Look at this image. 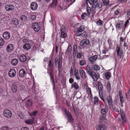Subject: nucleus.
<instances>
[{"label":"nucleus","mask_w":130,"mask_h":130,"mask_svg":"<svg viewBox=\"0 0 130 130\" xmlns=\"http://www.w3.org/2000/svg\"><path fill=\"white\" fill-rule=\"evenodd\" d=\"M86 70L87 73L91 76L93 79V81H96L99 78V74H96L94 71L91 70L89 66L88 65L86 66Z\"/></svg>","instance_id":"1"},{"label":"nucleus","mask_w":130,"mask_h":130,"mask_svg":"<svg viewBox=\"0 0 130 130\" xmlns=\"http://www.w3.org/2000/svg\"><path fill=\"white\" fill-rule=\"evenodd\" d=\"M53 69V68H48L47 73L50 75V80L53 85V90H54L55 89V83Z\"/></svg>","instance_id":"2"},{"label":"nucleus","mask_w":130,"mask_h":130,"mask_svg":"<svg viewBox=\"0 0 130 130\" xmlns=\"http://www.w3.org/2000/svg\"><path fill=\"white\" fill-rule=\"evenodd\" d=\"M64 111L65 114L67 117L68 122L71 123H73L74 119L72 117L71 113L69 111L66 110H65Z\"/></svg>","instance_id":"3"},{"label":"nucleus","mask_w":130,"mask_h":130,"mask_svg":"<svg viewBox=\"0 0 130 130\" xmlns=\"http://www.w3.org/2000/svg\"><path fill=\"white\" fill-rule=\"evenodd\" d=\"M3 114L6 117L9 118H11L12 116V113L9 110L7 109H5L3 111Z\"/></svg>","instance_id":"4"},{"label":"nucleus","mask_w":130,"mask_h":130,"mask_svg":"<svg viewBox=\"0 0 130 130\" xmlns=\"http://www.w3.org/2000/svg\"><path fill=\"white\" fill-rule=\"evenodd\" d=\"M32 27L35 31L36 32L39 31L40 29L39 24L37 23H33L32 26Z\"/></svg>","instance_id":"5"},{"label":"nucleus","mask_w":130,"mask_h":130,"mask_svg":"<svg viewBox=\"0 0 130 130\" xmlns=\"http://www.w3.org/2000/svg\"><path fill=\"white\" fill-rule=\"evenodd\" d=\"M106 126L103 124H99L96 127V130H106Z\"/></svg>","instance_id":"6"},{"label":"nucleus","mask_w":130,"mask_h":130,"mask_svg":"<svg viewBox=\"0 0 130 130\" xmlns=\"http://www.w3.org/2000/svg\"><path fill=\"white\" fill-rule=\"evenodd\" d=\"M116 51L117 55L119 56L120 58H121L123 54L122 51L120 49V47L117 46L116 47Z\"/></svg>","instance_id":"7"},{"label":"nucleus","mask_w":130,"mask_h":130,"mask_svg":"<svg viewBox=\"0 0 130 130\" xmlns=\"http://www.w3.org/2000/svg\"><path fill=\"white\" fill-rule=\"evenodd\" d=\"M5 8L7 11L12 10L14 8V6L11 4L7 5L5 6Z\"/></svg>","instance_id":"8"},{"label":"nucleus","mask_w":130,"mask_h":130,"mask_svg":"<svg viewBox=\"0 0 130 130\" xmlns=\"http://www.w3.org/2000/svg\"><path fill=\"white\" fill-rule=\"evenodd\" d=\"M16 74L15 70L13 69L10 70L9 72L8 75L11 77H13L15 76Z\"/></svg>","instance_id":"9"},{"label":"nucleus","mask_w":130,"mask_h":130,"mask_svg":"<svg viewBox=\"0 0 130 130\" xmlns=\"http://www.w3.org/2000/svg\"><path fill=\"white\" fill-rule=\"evenodd\" d=\"M38 5L36 2H33L31 4L30 7L31 9L33 10H35L37 8Z\"/></svg>","instance_id":"10"},{"label":"nucleus","mask_w":130,"mask_h":130,"mask_svg":"<svg viewBox=\"0 0 130 130\" xmlns=\"http://www.w3.org/2000/svg\"><path fill=\"white\" fill-rule=\"evenodd\" d=\"M107 101L108 102V106L109 108H111L112 107V99L111 97L109 95L107 98Z\"/></svg>","instance_id":"11"},{"label":"nucleus","mask_w":130,"mask_h":130,"mask_svg":"<svg viewBox=\"0 0 130 130\" xmlns=\"http://www.w3.org/2000/svg\"><path fill=\"white\" fill-rule=\"evenodd\" d=\"M14 49V46L12 44H9L7 47L6 50L8 52H12Z\"/></svg>","instance_id":"12"},{"label":"nucleus","mask_w":130,"mask_h":130,"mask_svg":"<svg viewBox=\"0 0 130 130\" xmlns=\"http://www.w3.org/2000/svg\"><path fill=\"white\" fill-rule=\"evenodd\" d=\"M79 72L80 75L82 78L84 79H85L87 77L84 71L82 68H80L79 70Z\"/></svg>","instance_id":"13"},{"label":"nucleus","mask_w":130,"mask_h":130,"mask_svg":"<svg viewBox=\"0 0 130 130\" xmlns=\"http://www.w3.org/2000/svg\"><path fill=\"white\" fill-rule=\"evenodd\" d=\"M3 38L6 39H8L10 37V35L9 32L7 31L5 32L3 34Z\"/></svg>","instance_id":"14"},{"label":"nucleus","mask_w":130,"mask_h":130,"mask_svg":"<svg viewBox=\"0 0 130 130\" xmlns=\"http://www.w3.org/2000/svg\"><path fill=\"white\" fill-rule=\"evenodd\" d=\"M106 116H100L99 119V123H102L106 122Z\"/></svg>","instance_id":"15"},{"label":"nucleus","mask_w":130,"mask_h":130,"mask_svg":"<svg viewBox=\"0 0 130 130\" xmlns=\"http://www.w3.org/2000/svg\"><path fill=\"white\" fill-rule=\"evenodd\" d=\"M98 86L99 89V96H100V93H102V90L103 89V87L102 85L101 84V83L100 82H98Z\"/></svg>","instance_id":"16"},{"label":"nucleus","mask_w":130,"mask_h":130,"mask_svg":"<svg viewBox=\"0 0 130 130\" xmlns=\"http://www.w3.org/2000/svg\"><path fill=\"white\" fill-rule=\"evenodd\" d=\"M91 70H94L98 71L100 70V67L98 65H95L92 66L91 67H89Z\"/></svg>","instance_id":"17"},{"label":"nucleus","mask_w":130,"mask_h":130,"mask_svg":"<svg viewBox=\"0 0 130 130\" xmlns=\"http://www.w3.org/2000/svg\"><path fill=\"white\" fill-rule=\"evenodd\" d=\"M18 89V87L17 85L15 83L13 84L11 87V89L13 92L14 93H16Z\"/></svg>","instance_id":"18"},{"label":"nucleus","mask_w":130,"mask_h":130,"mask_svg":"<svg viewBox=\"0 0 130 130\" xmlns=\"http://www.w3.org/2000/svg\"><path fill=\"white\" fill-rule=\"evenodd\" d=\"M98 4V0H94V3L92 4V5L91 9L92 10H95Z\"/></svg>","instance_id":"19"},{"label":"nucleus","mask_w":130,"mask_h":130,"mask_svg":"<svg viewBox=\"0 0 130 130\" xmlns=\"http://www.w3.org/2000/svg\"><path fill=\"white\" fill-rule=\"evenodd\" d=\"M19 76L21 77H23L25 74V70L23 69H22L20 70L19 73Z\"/></svg>","instance_id":"20"},{"label":"nucleus","mask_w":130,"mask_h":130,"mask_svg":"<svg viewBox=\"0 0 130 130\" xmlns=\"http://www.w3.org/2000/svg\"><path fill=\"white\" fill-rule=\"evenodd\" d=\"M58 0H52V2L50 4L49 6L51 7L54 8L55 7L57 4Z\"/></svg>","instance_id":"21"},{"label":"nucleus","mask_w":130,"mask_h":130,"mask_svg":"<svg viewBox=\"0 0 130 130\" xmlns=\"http://www.w3.org/2000/svg\"><path fill=\"white\" fill-rule=\"evenodd\" d=\"M98 56L96 55H95L94 56H91L88 58V59L91 62H93L96 59Z\"/></svg>","instance_id":"22"},{"label":"nucleus","mask_w":130,"mask_h":130,"mask_svg":"<svg viewBox=\"0 0 130 130\" xmlns=\"http://www.w3.org/2000/svg\"><path fill=\"white\" fill-rule=\"evenodd\" d=\"M19 59L21 61L25 62L26 60L27 57L25 55H22L20 56Z\"/></svg>","instance_id":"23"},{"label":"nucleus","mask_w":130,"mask_h":130,"mask_svg":"<svg viewBox=\"0 0 130 130\" xmlns=\"http://www.w3.org/2000/svg\"><path fill=\"white\" fill-rule=\"evenodd\" d=\"M18 62V60L17 59L14 58L11 60V63L13 65H15Z\"/></svg>","instance_id":"24"},{"label":"nucleus","mask_w":130,"mask_h":130,"mask_svg":"<svg viewBox=\"0 0 130 130\" xmlns=\"http://www.w3.org/2000/svg\"><path fill=\"white\" fill-rule=\"evenodd\" d=\"M74 76L77 79L79 80L80 79V78L79 76V74L77 70L75 71Z\"/></svg>","instance_id":"25"},{"label":"nucleus","mask_w":130,"mask_h":130,"mask_svg":"<svg viewBox=\"0 0 130 130\" xmlns=\"http://www.w3.org/2000/svg\"><path fill=\"white\" fill-rule=\"evenodd\" d=\"M34 120V118H32L31 119L26 120L25 121V122L27 124H31L33 123Z\"/></svg>","instance_id":"26"},{"label":"nucleus","mask_w":130,"mask_h":130,"mask_svg":"<svg viewBox=\"0 0 130 130\" xmlns=\"http://www.w3.org/2000/svg\"><path fill=\"white\" fill-rule=\"evenodd\" d=\"M23 48L27 50H29L30 48V45L29 43H26L23 46Z\"/></svg>","instance_id":"27"},{"label":"nucleus","mask_w":130,"mask_h":130,"mask_svg":"<svg viewBox=\"0 0 130 130\" xmlns=\"http://www.w3.org/2000/svg\"><path fill=\"white\" fill-rule=\"evenodd\" d=\"M12 22L15 25H17L18 24L19 22V20L16 18L13 19L12 21Z\"/></svg>","instance_id":"28"},{"label":"nucleus","mask_w":130,"mask_h":130,"mask_svg":"<svg viewBox=\"0 0 130 130\" xmlns=\"http://www.w3.org/2000/svg\"><path fill=\"white\" fill-rule=\"evenodd\" d=\"M90 41H80V45L81 46H83L85 44H89Z\"/></svg>","instance_id":"29"},{"label":"nucleus","mask_w":130,"mask_h":130,"mask_svg":"<svg viewBox=\"0 0 130 130\" xmlns=\"http://www.w3.org/2000/svg\"><path fill=\"white\" fill-rule=\"evenodd\" d=\"M21 20L23 21H25L27 20V17L25 15H21L20 17Z\"/></svg>","instance_id":"30"},{"label":"nucleus","mask_w":130,"mask_h":130,"mask_svg":"<svg viewBox=\"0 0 130 130\" xmlns=\"http://www.w3.org/2000/svg\"><path fill=\"white\" fill-rule=\"evenodd\" d=\"M86 10L87 12V14L88 17H89L90 15V12L91 11V9L90 7H87L86 8Z\"/></svg>","instance_id":"31"},{"label":"nucleus","mask_w":130,"mask_h":130,"mask_svg":"<svg viewBox=\"0 0 130 130\" xmlns=\"http://www.w3.org/2000/svg\"><path fill=\"white\" fill-rule=\"evenodd\" d=\"M94 102L95 105H98V99L96 96H95L94 98Z\"/></svg>","instance_id":"32"},{"label":"nucleus","mask_w":130,"mask_h":130,"mask_svg":"<svg viewBox=\"0 0 130 130\" xmlns=\"http://www.w3.org/2000/svg\"><path fill=\"white\" fill-rule=\"evenodd\" d=\"M71 88H74L76 89H78L79 88V86L76 82H74L72 84Z\"/></svg>","instance_id":"33"},{"label":"nucleus","mask_w":130,"mask_h":130,"mask_svg":"<svg viewBox=\"0 0 130 130\" xmlns=\"http://www.w3.org/2000/svg\"><path fill=\"white\" fill-rule=\"evenodd\" d=\"M32 104V102L31 100H28L27 103V106L28 107H30L31 106Z\"/></svg>","instance_id":"34"},{"label":"nucleus","mask_w":130,"mask_h":130,"mask_svg":"<svg viewBox=\"0 0 130 130\" xmlns=\"http://www.w3.org/2000/svg\"><path fill=\"white\" fill-rule=\"evenodd\" d=\"M123 24L121 23H117L116 25V28L118 29H121L122 27Z\"/></svg>","instance_id":"35"},{"label":"nucleus","mask_w":130,"mask_h":130,"mask_svg":"<svg viewBox=\"0 0 130 130\" xmlns=\"http://www.w3.org/2000/svg\"><path fill=\"white\" fill-rule=\"evenodd\" d=\"M62 63H58V69L59 73H60L61 71L62 70Z\"/></svg>","instance_id":"36"},{"label":"nucleus","mask_w":130,"mask_h":130,"mask_svg":"<svg viewBox=\"0 0 130 130\" xmlns=\"http://www.w3.org/2000/svg\"><path fill=\"white\" fill-rule=\"evenodd\" d=\"M107 90L109 92H110L111 89V87L110 86V82L109 81H108L107 83Z\"/></svg>","instance_id":"37"},{"label":"nucleus","mask_w":130,"mask_h":130,"mask_svg":"<svg viewBox=\"0 0 130 130\" xmlns=\"http://www.w3.org/2000/svg\"><path fill=\"white\" fill-rule=\"evenodd\" d=\"M66 29L64 26L62 25L60 26V29L61 33L62 32H65Z\"/></svg>","instance_id":"38"},{"label":"nucleus","mask_w":130,"mask_h":130,"mask_svg":"<svg viewBox=\"0 0 130 130\" xmlns=\"http://www.w3.org/2000/svg\"><path fill=\"white\" fill-rule=\"evenodd\" d=\"M84 26L83 25H81L77 30L78 31H79L81 32L82 31H84Z\"/></svg>","instance_id":"39"},{"label":"nucleus","mask_w":130,"mask_h":130,"mask_svg":"<svg viewBox=\"0 0 130 130\" xmlns=\"http://www.w3.org/2000/svg\"><path fill=\"white\" fill-rule=\"evenodd\" d=\"M18 116L20 117L21 119L23 118L24 116L23 113L21 111H19L18 112Z\"/></svg>","instance_id":"40"},{"label":"nucleus","mask_w":130,"mask_h":130,"mask_svg":"<svg viewBox=\"0 0 130 130\" xmlns=\"http://www.w3.org/2000/svg\"><path fill=\"white\" fill-rule=\"evenodd\" d=\"M103 1V4L104 5L107 6L109 3V1L108 0H102Z\"/></svg>","instance_id":"41"},{"label":"nucleus","mask_w":130,"mask_h":130,"mask_svg":"<svg viewBox=\"0 0 130 130\" xmlns=\"http://www.w3.org/2000/svg\"><path fill=\"white\" fill-rule=\"evenodd\" d=\"M72 47L71 46L69 45L67 50H66V53H68L72 52Z\"/></svg>","instance_id":"42"},{"label":"nucleus","mask_w":130,"mask_h":130,"mask_svg":"<svg viewBox=\"0 0 130 130\" xmlns=\"http://www.w3.org/2000/svg\"><path fill=\"white\" fill-rule=\"evenodd\" d=\"M91 12L92 14L91 18H93L94 17V15L95 13V10H92L91 9Z\"/></svg>","instance_id":"43"},{"label":"nucleus","mask_w":130,"mask_h":130,"mask_svg":"<svg viewBox=\"0 0 130 130\" xmlns=\"http://www.w3.org/2000/svg\"><path fill=\"white\" fill-rule=\"evenodd\" d=\"M105 75L106 78L107 79H109L110 75V73L109 72H108L106 73Z\"/></svg>","instance_id":"44"},{"label":"nucleus","mask_w":130,"mask_h":130,"mask_svg":"<svg viewBox=\"0 0 130 130\" xmlns=\"http://www.w3.org/2000/svg\"><path fill=\"white\" fill-rule=\"evenodd\" d=\"M107 112V110L105 109H103L101 110V113L103 115H105L106 113Z\"/></svg>","instance_id":"45"},{"label":"nucleus","mask_w":130,"mask_h":130,"mask_svg":"<svg viewBox=\"0 0 130 130\" xmlns=\"http://www.w3.org/2000/svg\"><path fill=\"white\" fill-rule=\"evenodd\" d=\"M53 66L52 63V61L50 60L49 61V64L48 65V68H53Z\"/></svg>","instance_id":"46"},{"label":"nucleus","mask_w":130,"mask_h":130,"mask_svg":"<svg viewBox=\"0 0 130 130\" xmlns=\"http://www.w3.org/2000/svg\"><path fill=\"white\" fill-rule=\"evenodd\" d=\"M86 64L85 61L83 60H82L80 61L79 64L80 66H83Z\"/></svg>","instance_id":"47"},{"label":"nucleus","mask_w":130,"mask_h":130,"mask_svg":"<svg viewBox=\"0 0 130 130\" xmlns=\"http://www.w3.org/2000/svg\"><path fill=\"white\" fill-rule=\"evenodd\" d=\"M87 15V13H83L81 15V18L82 19H84L85 17H86Z\"/></svg>","instance_id":"48"},{"label":"nucleus","mask_w":130,"mask_h":130,"mask_svg":"<svg viewBox=\"0 0 130 130\" xmlns=\"http://www.w3.org/2000/svg\"><path fill=\"white\" fill-rule=\"evenodd\" d=\"M96 23L99 25H101L103 24L102 21L99 19L96 22Z\"/></svg>","instance_id":"49"},{"label":"nucleus","mask_w":130,"mask_h":130,"mask_svg":"<svg viewBox=\"0 0 130 130\" xmlns=\"http://www.w3.org/2000/svg\"><path fill=\"white\" fill-rule=\"evenodd\" d=\"M65 32H63L61 33V35L62 37H65L67 36V34Z\"/></svg>","instance_id":"50"},{"label":"nucleus","mask_w":130,"mask_h":130,"mask_svg":"<svg viewBox=\"0 0 130 130\" xmlns=\"http://www.w3.org/2000/svg\"><path fill=\"white\" fill-rule=\"evenodd\" d=\"M88 90L89 91V96H90V98H92V95L91 93V89L90 88H88Z\"/></svg>","instance_id":"51"},{"label":"nucleus","mask_w":130,"mask_h":130,"mask_svg":"<svg viewBox=\"0 0 130 130\" xmlns=\"http://www.w3.org/2000/svg\"><path fill=\"white\" fill-rule=\"evenodd\" d=\"M1 129L2 130H8L9 128L8 127L4 126L2 127Z\"/></svg>","instance_id":"52"},{"label":"nucleus","mask_w":130,"mask_h":130,"mask_svg":"<svg viewBox=\"0 0 130 130\" xmlns=\"http://www.w3.org/2000/svg\"><path fill=\"white\" fill-rule=\"evenodd\" d=\"M81 36L85 38L87 37V35L85 32H84L82 34V33Z\"/></svg>","instance_id":"53"},{"label":"nucleus","mask_w":130,"mask_h":130,"mask_svg":"<svg viewBox=\"0 0 130 130\" xmlns=\"http://www.w3.org/2000/svg\"><path fill=\"white\" fill-rule=\"evenodd\" d=\"M55 64L56 65H57V64H58V58L57 57H56L55 58Z\"/></svg>","instance_id":"54"},{"label":"nucleus","mask_w":130,"mask_h":130,"mask_svg":"<svg viewBox=\"0 0 130 130\" xmlns=\"http://www.w3.org/2000/svg\"><path fill=\"white\" fill-rule=\"evenodd\" d=\"M120 101L121 103H123L124 102V98L123 96L120 97Z\"/></svg>","instance_id":"55"},{"label":"nucleus","mask_w":130,"mask_h":130,"mask_svg":"<svg viewBox=\"0 0 130 130\" xmlns=\"http://www.w3.org/2000/svg\"><path fill=\"white\" fill-rule=\"evenodd\" d=\"M81 32L80 31H78L77 30L76 33V35L78 36H81L82 33H80Z\"/></svg>","instance_id":"56"},{"label":"nucleus","mask_w":130,"mask_h":130,"mask_svg":"<svg viewBox=\"0 0 130 130\" xmlns=\"http://www.w3.org/2000/svg\"><path fill=\"white\" fill-rule=\"evenodd\" d=\"M120 13V12L118 10H116L114 12V13L116 15H119Z\"/></svg>","instance_id":"57"},{"label":"nucleus","mask_w":130,"mask_h":130,"mask_svg":"<svg viewBox=\"0 0 130 130\" xmlns=\"http://www.w3.org/2000/svg\"><path fill=\"white\" fill-rule=\"evenodd\" d=\"M73 109L74 110V112L75 113V115H78V112L77 111V109H75L73 107Z\"/></svg>","instance_id":"58"},{"label":"nucleus","mask_w":130,"mask_h":130,"mask_svg":"<svg viewBox=\"0 0 130 130\" xmlns=\"http://www.w3.org/2000/svg\"><path fill=\"white\" fill-rule=\"evenodd\" d=\"M37 111H35L31 113V115L32 116H35L37 114Z\"/></svg>","instance_id":"59"},{"label":"nucleus","mask_w":130,"mask_h":130,"mask_svg":"<svg viewBox=\"0 0 130 130\" xmlns=\"http://www.w3.org/2000/svg\"><path fill=\"white\" fill-rule=\"evenodd\" d=\"M77 52V50H76L75 49H73V55L74 56H75L76 55V53Z\"/></svg>","instance_id":"60"},{"label":"nucleus","mask_w":130,"mask_h":130,"mask_svg":"<svg viewBox=\"0 0 130 130\" xmlns=\"http://www.w3.org/2000/svg\"><path fill=\"white\" fill-rule=\"evenodd\" d=\"M89 3L90 5H92L94 3V0H88Z\"/></svg>","instance_id":"61"},{"label":"nucleus","mask_w":130,"mask_h":130,"mask_svg":"<svg viewBox=\"0 0 130 130\" xmlns=\"http://www.w3.org/2000/svg\"><path fill=\"white\" fill-rule=\"evenodd\" d=\"M68 2H70L71 1V3L69 4V5L72 4L75 1V0H73V1H71V0H66Z\"/></svg>","instance_id":"62"},{"label":"nucleus","mask_w":130,"mask_h":130,"mask_svg":"<svg viewBox=\"0 0 130 130\" xmlns=\"http://www.w3.org/2000/svg\"><path fill=\"white\" fill-rule=\"evenodd\" d=\"M32 20H35L36 18V16L35 15H32L31 16Z\"/></svg>","instance_id":"63"},{"label":"nucleus","mask_w":130,"mask_h":130,"mask_svg":"<svg viewBox=\"0 0 130 130\" xmlns=\"http://www.w3.org/2000/svg\"><path fill=\"white\" fill-rule=\"evenodd\" d=\"M128 41H124V46L125 47L126 46L128 45Z\"/></svg>","instance_id":"64"}]
</instances>
